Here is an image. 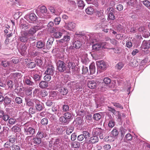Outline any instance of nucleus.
Listing matches in <instances>:
<instances>
[{"mask_svg": "<svg viewBox=\"0 0 150 150\" xmlns=\"http://www.w3.org/2000/svg\"><path fill=\"white\" fill-rule=\"evenodd\" d=\"M84 36V34L82 32H76L75 33L74 35L75 41L73 44L74 47L76 49L79 48L81 47L82 43L81 40Z\"/></svg>", "mask_w": 150, "mask_h": 150, "instance_id": "obj_1", "label": "nucleus"}, {"mask_svg": "<svg viewBox=\"0 0 150 150\" xmlns=\"http://www.w3.org/2000/svg\"><path fill=\"white\" fill-rule=\"evenodd\" d=\"M106 132L107 131L106 130L102 129L100 128H96L94 129L93 133L98 136L100 139H102L106 134Z\"/></svg>", "mask_w": 150, "mask_h": 150, "instance_id": "obj_2", "label": "nucleus"}, {"mask_svg": "<svg viewBox=\"0 0 150 150\" xmlns=\"http://www.w3.org/2000/svg\"><path fill=\"white\" fill-rule=\"evenodd\" d=\"M31 76L36 83L40 81L41 80V74L38 71L35 70H32Z\"/></svg>", "mask_w": 150, "mask_h": 150, "instance_id": "obj_3", "label": "nucleus"}, {"mask_svg": "<svg viewBox=\"0 0 150 150\" xmlns=\"http://www.w3.org/2000/svg\"><path fill=\"white\" fill-rule=\"evenodd\" d=\"M57 69L59 72H63L66 71L67 67L65 63L61 60H59L56 63Z\"/></svg>", "mask_w": 150, "mask_h": 150, "instance_id": "obj_4", "label": "nucleus"}, {"mask_svg": "<svg viewBox=\"0 0 150 150\" xmlns=\"http://www.w3.org/2000/svg\"><path fill=\"white\" fill-rule=\"evenodd\" d=\"M40 27L39 26L36 25L31 28L28 31L24 32V35H33L40 28Z\"/></svg>", "mask_w": 150, "mask_h": 150, "instance_id": "obj_5", "label": "nucleus"}, {"mask_svg": "<svg viewBox=\"0 0 150 150\" xmlns=\"http://www.w3.org/2000/svg\"><path fill=\"white\" fill-rule=\"evenodd\" d=\"M34 102L35 103V109L38 111H41L44 108V105L42 102L38 100H35Z\"/></svg>", "mask_w": 150, "mask_h": 150, "instance_id": "obj_6", "label": "nucleus"}, {"mask_svg": "<svg viewBox=\"0 0 150 150\" xmlns=\"http://www.w3.org/2000/svg\"><path fill=\"white\" fill-rule=\"evenodd\" d=\"M67 66L68 69L66 71L67 73L70 72V71L72 72H74L75 70L76 65L74 63L71 62H69L67 63Z\"/></svg>", "mask_w": 150, "mask_h": 150, "instance_id": "obj_7", "label": "nucleus"}, {"mask_svg": "<svg viewBox=\"0 0 150 150\" xmlns=\"http://www.w3.org/2000/svg\"><path fill=\"white\" fill-rule=\"evenodd\" d=\"M24 132L27 134L32 136L35 134V129L34 127H29L28 128H26Z\"/></svg>", "mask_w": 150, "mask_h": 150, "instance_id": "obj_8", "label": "nucleus"}, {"mask_svg": "<svg viewBox=\"0 0 150 150\" xmlns=\"http://www.w3.org/2000/svg\"><path fill=\"white\" fill-rule=\"evenodd\" d=\"M28 35H24V32L23 33V34H22L21 36L20 37L19 39L21 41L23 42H25L28 41L29 39H31L33 40L35 39V37H33L28 38Z\"/></svg>", "mask_w": 150, "mask_h": 150, "instance_id": "obj_9", "label": "nucleus"}, {"mask_svg": "<svg viewBox=\"0 0 150 150\" xmlns=\"http://www.w3.org/2000/svg\"><path fill=\"white\" fill-rule=\"evenodd\" d=\"M96 64L98 67L101 69L104 70L107 66L105 62L103 61H98L96 62Z\"/></svg>", "mask_w": 150, "mask_h": 150, "instance_id": "obj_10", "label": "nucleus"}, {"mask_svg": "<svg viewBox=\"0 0 150 150\" xmlns=\"http://www.w3.org/2000/svg\"><path fill=\"white\" fill-rule=\"evenodd\" d=\"M45 73V74H48L53 76L54 73V67L52 65L48 66Z\"/></svg>", "mask_w": 150, "mask_h": 150, "instance_id": "obj_11", "label": "nucleus"}, {"mask_svg": "<svg viewBox=\"0 0 150 150\" xmlns=\"http://www.w3.org/2000/svg\"><path fill=\"white\" fill-rule=\"evenodd\" d=\"M4 105H9V106L10 107H13L12 105L11 104V98L9 97L6 96L4 98Z\"/></svg>", "mask_w": 150, "mask_h": 150, "instance_id": "obj_12", "label": "nucleus"}, {"mask_svg": "<svg viewBox=\"0 0 150 150\" xmlns=\"http://www.w3.org/2000/svg\"><path fill=\"white\" fill-rule=\"evenodd\" d=\"M28 18L29 19H28V20L29 21L32 23L36 21L37 19V17L35 14L31 13L29 15Z\"/></svg>", "mask_w": 150, "mask_h": 150, "instance_id": "obj_13", "label": "nucleus"}, {"mask_svg": "<svg viewBox=\"0 0 150 150\" xmlns=\"http://www.w3.org/2000/svg\"><path fill=\"white\" fill-rule=\"evenodd\" d=\"M54 40V38L53 37H50L49 38L46 45V47L47 49L49 50L51 48Z\"/></svg>", "mask_w": 150, "mask_h": 150, "instance_id": "obj_14", "label": "nucleus"}, {"mask_svg": "<svg viewBox=\"0 0 150 150\" xmlns=\"http://www.w3.org/2000/svg\"><path fill=\"white\" fill-rule=\"evenodd\" d=\"M39 86L41 88L44 89L48 86V83L45 81H41L39 83Z\"/></svg>", "mask_w": 150, "mask_h": 150, "instance_id": "obj_15", "label": "nucleus"}, {"mask_svg": "<svg viewBox=\"0 0 150 150\" xmlns=\"http://www.w3.org/2000/svg\"><path fill=\"white\" fill-rule=\"evenodd\" d=\"M27 47L24 45L20 47L19 51L22 55H25L26 53Z\"/></svg>", "mask_w": 150, "mask_h": 150, "instance_id": "obj_16", "label": "nucleus"}, {"mask_svg": "<svg viewBox=\"0 0 150 150\" xmlns=\"http://www.w3.org/2000/svg\"><path fill=\"white\" fill-rule=\"evenodd\" d=\"M58 91L61 95L64 96L67 95L68 92L67 88L65 87H62L59 88L58 90Z\"/></svg>", "mask_w": 150, "mask_h": 150, "instance_id": "obj_17", "label": "nucleus"}, {"mask_svg": "<svg viewBox=\"0 0 150 150\" xmlns=\"http://www.w3.org/2000/svg\"><path fill=\"white\" fill-rule=\"evenodd\" d=\"M142 47L144 49L149 48L150 47V40H144L142 42Z\"/></svg>", "mask_w": 150, "mask_h": 150, "instance_id": "obj_18", "label": "nucleus"}, {"mask_svg": "<svg viewBox=\"0 0 150 150\" xmlns=\"http://www.w3.org/2000/svg\"><path fill=\"white\" fill-rule=\"evenodd\" d=\"M87 85L88 87L90 88L94 89L95 88L96 86V83L94 81H88Z\"/></svg>", "mask_w": 150, "mask_h": 150, "instance_id": "obj_19", "label": "nucleus"}, {"mask_svg": "<svg viewBox=\"0 0 150 150\" xmlns=\"http://www.w3.org/2000/svg\"><path fill=\"white\" fill-rule=\"evenodd\" d=\"M99 141V139L98 136L96 135L90 137L89 142L92 143H96Z\"/></svg>", "mask_w": 150, "mask_h": 150, "instance_id": "obj_20", "label": "nucleus"}, {"mask_svg": "<svg viewBox=\"0 0 150 150\" xmlns=\"http://www.w3.org/2000/svg\"><path fill=\"white\" fill-rule=\"evenodd\" d=\"M45 45V43L41 41H38L36 44V47L39 49L44 48Z\"/></svg>", "mask_w": 150, "mask_h": 150, "instance_id": "obj_21", "label": "nucleus"}, {"mask_svg": "<svg viewBox=\"0 0 150 150\" xmlns=\"http://www.w3.org/2000/svg\"><path fill=\"white\" fill-rule=\"evenodd\" d=\"M30 27L31 25L28 23L21 24L20 26V28L22 30V31L26 30Z\"/></svg>", "mask_w": 150, "mask_h": 150, "instance_id": "obj_22", "label": "nucleus"}, {"mask_svg": "<svg viewBox=\"0 0 150 150\" xmlns=\"http://www.w3.org/2000/svg\"><path fill=\"white\" fill-rule=\"evenodd\" d=\"M103 11L101 10H100L97 11L96 12V16L99 18H100V19L102 18V20L103 21H104L105 20V19L104 18L103 16Z\"/></svg>", "mask_w": 150, "mask_h": 150, "instance_id": "obj_23", "label": "nucleus"}, {"mask_svg": "<svg viewBox=\"0 0 150 150\" xmlns=\"http://www.w3.org/2000/svg\"><path fill=\"white\" fill-rule=\"evenodd\" d=\"M64 116L69 122L72 119L73 115L71 113L68 112L65 113Z\"/></svg>", "mask_w": 150, "mask_h": 150, "instance_id": "obj_24", "label": "nucleus"}, {"mask_svg": "<svg viewBox=\"0 0 150 150\" xmlns=\"http://www.w3.org/2000/svg\"><path fill=\"white\" fill-rule=\"evenodd\" d=\"M10 62L7 61L6 60L1 61V63H0V65L4 68H7L10 65Z\"/></svg>", "mask_w": 150, "mask_h": 150, "instance_id": "obj_25", "label": "nucleus"}, {"mask_svg": "<svg viewBox=\"0 0 150 150\" xmlns=\"http://www.w3.org/2000/svg\"><path fill=\"white\" fill-rule=\"evenodd\" d=\"M89 70L90 74H93L95 73V67L94 63H92L89 66Z\"/></svg>", "mask_w": 150, "mask_h": 150, "instance_id": "obj_26", "label": "nucleus"}, {"mask_svg": "<svg viewBox=\"0 0 150 150\" xmlns=\"http://www.w3.org/2000/svg\"><path fill=\"white\" fill-rule=\"evenodd\" d=\"M75 24L73 22L68 23L67 25V29L71 30L75 27Z\"/></svg>", "mask_w": 150, "mask_h": 150, "instance_id": "obj_27", "label": "nucleus"}, {"mask_svg": "<svg viewBox=\"0 0 150 150\" xmlns=\"http://www.w3.org/2000/svg\"><path fill=\"white\" fill-rule=\"evenodd\" d=\"M33 144L35 145H39L41 142V139L40 138H38L37 136L33 139Z\"/></svg>", "mask_w": 150, "mask_h": 150, "instance_id": "obj_28", "label": "nucleus"}, {"mask_svg": "<svg viewBox=\"0 0 150 150\" xmlns=\"http://www.w3.org/2000/svg\"><path fill=\"white\" fill-rule=\"evenodd\" d=\"M83 137L86 140L88 139L91 136V134L88 131H83L82 132Z\"/></svg>", "mask_w": 150, "mask_h": 150, "instance_id": "obj_29", "label": "nucleus"}, {"mask_svg": "<svg viewBox=\"0 0 150 150\" xmlns=\"http://www.w3.org/2000/svg\"><path fill=\"white\" fill-rule=\"evenodd\" d=\"M11 131L14 133L19 132L21 131V129L17 125L13 126L11 129Z\"/></svg>", "mask_w": 150, "mask_h": 150, "instance_id": "obj_30", "label": "nucleus"}, {"mask_svg": "<svg viewBox=\"0 0 150 150\" xmlns=\"http://www.w3.org/2000/svg\"><path fill=\"white\" fill-rule=\"evenodd\" d=\"M71 145V147L73 148H79L80 146V143L77 141L73 142H72Z\"/></svg>", "mask_w": 150, "mask_h": 150, "instance_id": "obj_31", "label": "nucleus"}, {"mask_svg": "<svg viewBox=\"0 0 150 150\" xmlns=\"http://www.w3.org/2000/svg\"><path fill=\"white\" fill-rule=\"evenodd\" d=\"M85 11L88 14L91 15L94 12V9L91 7H88L86 9Z\"/></svg>", "mask_w": 150, "mask_h": 150, "instance_id": "obj_32", "label": "nucleus"}, {"mask_svg": "<svg viewBox=\"0 0 150 150\" xmlns=\"http://www.w3.org/2000/svg\"><path fill=\"white\" fill-rule=\"evenodd\" d=\"M24 81L26 84L29 86H33L35 85L34 83L31 81L27 78H24Z\"/></svg>", "mask_w": 150, "mask_h": 150, "instance_id": "obj_33", "label": "nucleus"}, {"mask_svg": "<svg viewBox=\"0 0 150 150\" xmlns=\"http://www.w3.org/2000/svg\"><path fill=\"white\" fill-rule=\"evenodd\" d=\"M101 115L99 113H96L94 114L93 118L96 121H98L101 119Z\"/></svg>", "mask_w": 150, "mask_h": 150, "instance_id": "obj_34", "label": "nucleus"}, {"mask_svg": "<svg viewBox=\"0 0 150 150\" xmlns=\"http://www.w3.org/2000/svg\"><path fill=\"white\" fill-rule=\"evenodd\" d=\"M59 120L60 122L62 124H67L69 123L64 116L60 117Z\"/></svg>", "mask_w": 150, "mask_h": 150, "instance_id": "obj_35", "label": "nucleus"}, {"mask_svg": "<svg viewBox=\"0 0 150 150\" xmlns=\"http://www.w3.org/2000/svg\"><path fill=\"white\" fill-rule=\"evenodd\" d=\"M101 47L100 45L98 44H96L92 46L93 49L95 51L99 50Z\"/></svg>", "mask_w": 150, "mask_h": 150, "instance_id": "obj_36", "label": "nucleus"}, {"mask_svg": "<svg viewBox=\"0 0 150 150\" xmlns=\"http://www.w3.org/2000/svg\"><path fill=\"white\" fill-rule=\"evenodd\" d=\"M127 2V4L132 6H134L137 4L136 0H128Z\"/></svg>", "mask_w": 150, "mask_h": 150, "instance_id": "obj_37", "label": "nucleus"}, {"mask_svg": "<svg viewBox=\"0 0 150 150\" xmlns=\"http://www.w3.org/2000/svg\"><path fill=\"white\" fill-rule=\"evenodd\" d=\"M39 11L42 13H45L47 12V9L45 6H42L39 8Z\"/></svg>", "mask_w": 150, "mask_h": 150, "instance_id": "obj_38", "label": "nucleus"}, {"mask_svg": "<svg viewBox=\"0 0 150 150\" xmlns=\"http://www.w3.org/2000/svg\"><path fill=\"white\" fill-rule=\"evenodd\" d=\"M139 30L140 32H142L143 33H144V32H146V34L147 35V37L149 36V35L150 34L148 32H146V30L145 29V28L144 27H141L139 28Z\"/></svg>", "mask_w": 150, "mask_h": 150, "instance_id": "obj_39", "label": "nucleus"}, {"mask_svg": "<svg viewBox=\"0 0 150 150\" xmlns=\"http://www.w3.org/2000/svg\"><path fill=\"white\" fill-rule=\"evenodd\" d=\"M112 135L114 137L117 136L119 134V132L116 128H115L111 132Z\"/></svg>", "mask_w": 150, "mask_h": 150, "instance_id": "obj_40", "label": "nucleus"}, {"mask_svg": "<svg viewBox=\"0 0 150 150\" xmlns=\"http://www.w3.org/2000/svg\"><path fill=\"white\" fill-rule=\"evenodd\" d=\"M74 128L71 126L68 128L66 130V133L68 135L70 134L73 131Z\"/></svg>", "mask_w": 150, "mask_h": 150, "instance_id": "obj_41", "label": "nucleus"}, {"mask_svg": "<svg viewBox=\"0 0 150 150\" xmlns=\"http://www.w3.org/2000/svg\"><path fill=\"white\" fill-rule=\"evenodd\" d=\"M16 122V119L12 117L9 118L8 121V123L11 125L15 124Z\"/></svg>", "mask_w": 150, "mask_h": 150, "instance_id": "obj_42", "label": "nucleus"}, {"mask_svg": "<svg viewBox=\"0 0 150 150\" xmlns=\"http://www.w3.org/2000/svg\"><path fill=\"white\" fill-rule=\"evenodd\" d=\"M15 101L16 103L19 104L22 103L23 100L21 98L17 97L16 98Z\"/></svg>", "mask_w": 150, "mask_h": 150, "instance_id": "obj_43", "label": "nucleus"}, {"mask_svg": "<svg viewBox=\"0 0 150 150\" xmlns=\"http://www.w3.org/2000/svg\"><path fill=\"white\" fill-rule=\"evenodd\" d=\"M61 21V18L59 17H57L54 20V23L55 25H59Z\"/></svg>", "mask_w": 150, "mask_h": 150, "instance_id": "obj_44", "label": "nucleus"}, {"mask_svg": "<svg viewBox=\"0 0 150 150\" xmlns=\"http://www.w3.org/2000/svg\"><path fill=\"white\" fill-rule=\"evenodd\" d=\"M41 123L43 125H46L48 123V120L47 118H45L42 119Z\"/></svg>", "mask_w": 150, "mask_h": 150, "instance_id": "obj_45", "label": "nucleus"}, {"mask_svg": "<svg viewBox=\"0 0 150 150\" xmlns=\"http://www.w3.org/2000/svg\"><path fill=\"white\" fill-rule=\"evenodd\" d=\"M36 136L38 138H40L41 139L44 137V133L42 132L39 131L37 133Z\"/></svg>", "mask_w": 150, "mask_h": 150, "instance_id": "obj_46", "label": "nucleus"}, {"mask_svg": "<svg viewBox=\"0 0 150 150\" xmlns=\"http://www.w3.org/2000/svg\"><path fill=\"white\" fill-rule=\"evenodd\" d=\"M36 64L34 62H30L27 64V67L28 68L33 69L35 67Z\"/></svg>", "mask_w": 150, "mask_h": 150, "instance_id": "obj_47", "label": "nucleus"}, {"mask_svg": "<svg viewBox=\"0 0 150 150\" xmlns=\"http://www.w3.org/2000/svg\"><path fill=\"white\" fill-rule=\"evenodd\" d=\"M62 126H57L55 127V130L58 134L61 133L62 132Z\"/></svg>", "mask_w": 150, "mask_h": 150, "instance_id": "obj_48", "label": "nucleus"}, {"mask_svg": "<svg viewBox=\"0 0 150 150\" xmlns=\"http://www.w3.org/2000/svg\"><path fill=\"white\" fill-rule=\"evenodd\" d=\"M46 75H45L44 77V80L46 81H49L51 79V75L48 74H46Z\"/></svg>", "mask_w": 150, "mask_h": 150, "instance_id": "obj_49", "label": "nucleus"}, {"mask_svg": "<svg viewBox=\"0 0 150 150\" xmlns=\"http://www.w3.org/2000/svg\"><path fill=\"white\" fill-rule=\"evenodd\" d=\"M115 17L113 13H109L108 16V19H110L111 20H114L115 19Z\"/></svg>", "mask_w": 150, "mask_h": 150, "instance_id": "obj_50", "label": "nucleus"}, {"mask_svg": "<svg viewBox=\"0 0 150 150\" xmlns=\"http://www.w3.org/2000/svg\"><path fill=\"white\" fill-rule=\"evenodd\" d=\"M103 81L105 84L108 85L110 83L111 79L108 77H105Z\"/></svg>", "mask_w": 150, "mask_h": 150, "instance_id": "obj_51", "label": "nucleus"}, {"mask_svg": "<svg viewBox=\"0 0 150 150\" xmlns=\"http://www.w3.org/2000/svg\"><path fill=\"white\" fill-rule=\"evenodd\" d=\"M75 122H76V124L78 125H81L82 124L83 121L80 117H77L76 118Z\"/></svg>", "mask_w": 150, "mask_h": 150, "instance_id": "obj_52", "label": "nucleus"}, {"mask_svg": "<svg viewBox=\"0 0 150 150\" xmlns=\"http://www.w3.org/2000/svg\"><path fill=\"white\" fill-rule=\"evenodd\" d=\"M62 34L61 32H57L54 34V35L56 38H60L62 36Z\"/></svg>", "mask_w": 150, "mask_h": 150, "instance_id": "obj_53", "label": "nucleus"}, {"mask_svg": "<svg viewBox=\"0 0 150 150\" xmlns=\"http://www.w3.org/2000/svg\"><path fill=\"white\" fill-rule=\"evenodd\" d=\"M9 141L11 143H13L15 142L16 140V139L14 136H11L9 137Z\"/></svg>", "mask_w": 150, "mask_h": 150, "instance_id": "obj_54", "label": "nucleus"}, {"mask_svg": "<svg viewBox=\"0 0 150 150\" xmlns=\"http://www.w3.org/2000/svg\"><path fill=\"white\" fill-rule=\"evenodd\" d=\"M115 125V122L113 120H111L109 121L108 124V126L111 128L113 127Z\"/></svg>", "mask_w": 150, "mask_h": 150, "instance_id": "obj_55", "label": "nucleus"}, {"mask_svg": "<svg viewBox=\"0 0 150 150\" xmlns=\"http://www.w3.org/2000/svg\"><path fill=\"white\" fill-rule=\"evenodd\" d=\"M123 64L121 62H119L115 66L116 68L117 69H121L123 67Z\"/></svg>", "mask_w": 150, "mask_h": 150, "instance_id": "obj_56", "label": "nucleus"}, {"mask_svg": "<svg viewBox=\"0 0 150 150\" xmlns=\"http://www.w3.org/2000/svg\"><path fill=\"white\" fill-rule=\"evenodd\" d=\"M6 83L9 88H12L13 85V82L11 80H7V81Z\"/></svg>", "mask_w": 150, "mask_h": 150, "instance_id": "obj_57", "label": "nucleus"}, {"mask_svg": "<svg viewBox=\"0 0 150 150\" xmlns=\"http://www.w3.org/2000/svg\"><path fill=\"white\" fill-rule=\"evenodd\" d=\"M26 105L30 107H33L34 105V103L30 100L26 101Z\"/></svg>", "mask_w": 150, "mask_h": 150, "instance_id": "obj_58", "label": "nucleus"}, {"mask_svg": "<svg viewBox=\"0 0 150 150\" xmlns=\"http://www.w3.org/2000/svg\"><path fill=\"white\" fill-rule=\"evenodd\" d=\"M143 3L145 6L148 8L150 6V2L148 0H144L143 1Z\"/></svg>", "mask_w": 150, "mask_h": 150, "instance_id": "obj_59", "label": "nucleus"}, {"mask_svg": "<svg viewBox=\"0 0 150 150\" xmlns=\"http://www.w3.org/2000/svg\"><path fill=\"white\" fill-rule=\"evenodd\" d=\"M69 107L68 105H64L63 106L62 110L64 112H67L69 110Z\"/></svg>", "mask_w": 150, "mask_h": 150, "instance_id": "obj_60", "label": "nucleus"}, {"mask_svg": "<svg viewBox=\"0 0 150 150\" xmlns=\"http://www.w3.org/2000/svg\"><path fill=\"white\" fill-rule=\"evenodd\" d=\"M49 120L52 122L54 123L56 122L57 119L55 116L52 115L50 117Z\"/></svg>", "mask_w": 150, "mask_h": 150, "instance_id": "obj_61", "label": "nucleus"}, {"mask_svg": "<svg viewBox=\"0 0 150 150\" xmlns=\"http://www.w3.org/2000/svg\"><path fill=\"white\" fill-rule=\"evenodd\" d=\"M12 150H21V148L19 146L13 145L11 146Z\"/></svg>", "mask_w": 150, "mask_h": 150, "instance_id": "obj_62", "label": "nucleus"}, {"mask_svg": "<svg viewBox=\"0 0 150 150\" xmlns=\"http://www.w3.org/2000/svg\"><path fill=\"white\" fill-rule=\"evenodd\" d=\"M108 110L109 111L111 112L114 115L116 114V112L114 108L111 107H110L108 106Z\"/></svg>", "mask_w": 150, "mask_h": 150, "instance_id": "obj_63", "label": "nucleus"}, {"mask_svg": "<svg viewBox=\"0 0 150 150\" xmlns=\"http://www.w3.org/2000/svg\"><path fill=\"white\" fill-rule=\"evenodd\" d=\"M3 120L5 121L6 122L8 121V119L10 118V116L8 115L4 114V115L3 117H2Z\"/></svg>", "mask_w": 150, "mask_h": 150, "instance_id": "obj_64", "label": "nucleus"}]
</instances>
